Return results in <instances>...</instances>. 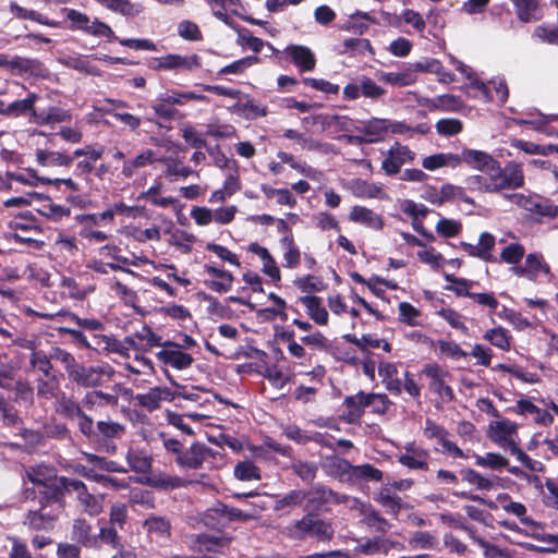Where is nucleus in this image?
Segmentation results:
<instances>
[{"label": "nucleus", "instance_id": "f257e3e1", "mask_svg": "<svg viewBox=\"0 0 558 558\" xmlns=\"http://www.w3.org/2000/svg\"><path fill=\"white\" fill-rule=\"evenodd\" d=\"M31 486L23 489V499L36 505L23 519V525L32 531H51L66 508V494L75 493L82 510L90 517L102 512L104 498L88 492L77 478L52 474L44 475L39 468L26 472Z\"/></svg>", "mask_w": 558, "mask_h": 558}, {"label": "nucleus", "instance_id": "f03ea898", "mask_svg": "<svg viewBox=\"0 0 558 558\" xmlns=\"http://www.w3.org/2000/svg\"><path fill=\"white\" fill-rule=\"evenodd\" d=\"M56 412L66 421H75L80 434L97 450L106 453L112 454L117 451V440L125 433L123 424L110 418L95 423L94 418L85 413L81 402L64 393L57 400Z\"/></svg>", "mask_w": 558, "mask_h": 558}, {"label": "nucleus", "instance_id": "7ed1b4c3", "mask_svg": "<svg viewBox=\"0 0 558 558\" xmlns=\"http://www.w3.org/2000/svg\"><path fill=\"white\" fill-rule=\"evenodd\" d=\"M56 412L66 421H75L80 434L97 450L106 453L112 454L117 451V440L125 433L123 424L110 418L95 423L94 418L85 413L81 402L64 393L57 400Z\"/></svg>", "mask_w": 558, "mask_h": 558}, {"label": "nucleus", "instance_id": "20e7f679", "mask_svg": "<svg viewBox=\"0 0 558 558\" xmlns=\"http://www.w3.org/2000/svg\"><path fill=\"white\" fill-rule=\"evenodd\" d=\"M288 536L304 541L306 538H316L322 542H329L333 536L331 524L317 515V513H308L294 521L287 526Z\"/></svg>", "mask_w": 558, "mask_h": 558}, {"label": "nucleus", "instance_id": "39448f33", "mask_svg": "<svg viewBox=\"0 0 558 558\" xmlns=\"http://www.w3.org/2000/svg\"><path fill=\"white\" fill-rule=\"evenodd\" d=\"M303 510L308 513L328 512L331 506L347 504L349 496L339 494L324 484H316L308 490H304Z\"/></svg>", "mask_w": 558, "mask_h": 558}, {"label": "nucleus", "instance_id": "423d86ee", "mask_svg": "<svg viewBox=\"0 0 558 558\" xmlns=\"http://www.w3.org/2000/svg\"><path fill=\"white\" fill-rule=\"evenodd\" d=\"M421 377L427 379V390L436 396L444 403H450L456 399L453 388L449 385L451 374L437 362H430L423 365Z\"/></svg>", "mask_w": 558, "mask_h": 558}, {"label": "nucleus", "instance_id": "0eeeda50", "mask_svg": "<svg viewBox=\"0 0 558 558\" xmlns=\"http://www.w3.org/2000/svg\"><path fill=\"white\" fill-rule=\"evenodd\" d=\"M113 374L114 371L109 364L86 365L80 362L74 373L70 374L69 380L81 388L96 389L110 381Z\"/></svg>", "mask_w": 558, "mask_h": 558}, {"label": "nucleus", "instance_id": "6e6552de", "mask_svg": "<svg viewBox=\"0 0 558 558\" xmlns=\"http://www.w3.org/2000/svg\"><path fill=\"white\" fill-rule=\"evenodd\" d=\"M492 169L494 170H490L487 175L490 177L496 193L504 190H517L524 185L525 179L521 163L508 161L502 168L497 160Z\"/></svg>", "mask_w": 558, "mask_h": 558}, {"label": "nucleus", "instance_id": "1a4fd4ad", "mask_svg": "<svg viewBox=\"0 0 558 558\" xmlns=\"http://www.w3.org/2000/svg\"><path fill=\"white\" fill-rule=\"evenodd\" d=\"M154 347H162L161 337L153 331L147 325L134 333L123 338V340L116 339V347L112 352L120 355H128L129 350L146 352Z\"/></svg>", "mask_w": 558, "mask_h": 558}, {"label": "nucleus", "instance_id": "9d476101", "mask_svg": "<svg viewBox=\"0 0 558 558\" xmlns=\"http://www.w3.org/2000/svg\"><path fill=\"white\" fill-rule=\"evenodd\" d=\"M252 517L243 512L239 508L228 507L222 502H217L211 508L207 509L204 514L203 521L205 525L210 529L221 530L227 527L233 521H247Z\"/></svg>", "mask_w": 558, "mask_h": 558}, {"label": "nucleus", "instance_id": "9b49d317", "mask_svg": "<svg viewBox=\"0 0 558 558\" xmlns=\"http://www.w3.org/2000/svg\"><path fill=\"white\" fill-rule=\"evenodd\" d=\"M504 198L539 217L553 219L558 216V206L553 204L549 199H542L538 196L524 195L521 193L504 194Z\"/></svg>", "mask_w": 558, "mask_h": 558}, {"label": "nucleus", "instance_id": "f8f14e48", "mask_svg": "<svg viewBox=\"0 0 558 558\" xmlns=\"http://www.w3.org/2000/svg\"><path fill=\"white\" fill-rule=\"evenodd\" d=\"M423 434L427 439H437V441L442 447L444 453H447L452 458H468L463 450L460 447H458L456 442L449 439V432L444 426L437 424L432 418H426Z\"/></svg>", "mask_w": 558, "mask_h": 558}, {"label": "nucleus", "instance_id": "ddd939ff", "mask_svg": "<svg viewBox=\"0 0 558 558\" xmlns=\"http://www.w3.org/2000/svg\"><path fill=\"white\" fill-rule=\"evenodd\" d=\"M496 245L495 236L489 232H482L478 238V244L474 245L465 241H461L460 248L470 257H475L486 263H496L497 258L492 254Z\"/></svg>", "mask_w": 558, "mask_h": 558}, {"label": "nucleus", "instance_id": "4468645a", "mask_svg": "<svg viewBox=\"0 0 558 558\" xmlns=\"http://www.w3.org/2000/svg\"><path fill=\"white\" fill-rule=\"evenodd\" d=\"M366 392L360 390L356 395L347 396L342 402V413L340 420L347 424H356L360 422L367 408Z\"/></svg>", "mask_w": 558, "mask_h": 558}, {"label": "nucleus", "instance_id": "2eb2a0df", "mask_svg": "<svg viewBox=\"0 0 558 558\" xmlns=\"http://www.w3.org/2000/svg\"><path fill=\"white\" fill-rule=\"evenodd\" d=\"M104 153L102 146L86 145L84 148H76L73 151V158L85 156V159L76 163L74 174L88 180L89 174L95 170L94 163L102 157Z\"/></svg>", "mask_w": 558, "mask_h": 558}, {"label": "nucleus", "instance_id": "dca6fc26", "mask_svg": "<svg viewBox=\"0 0 558 558\" xmlns=\"http://www.w3.org/2000/svg\"><path fill=\"white\" fill-rule=\"evenodd\" d=\"M41 97L34 93L28 92L26 97L23 99H14L12 101H7V118H21L28 117L29 122L34 123V112H36V102L40 100Z\"/></svg>", "mask_w": 558, "mask_h": 558}, {"label": "nucleus", "instance_id": "f3484780", "mask_svg": "<svg viewBox=\"0 0 558 558\" xmlns=\"http://www.w3.org/2000/svg\"><path fill=\"white\" fill-rule=\"evenodd\" d=\"M13 75H27L38 80H47L50 76V71L46 64L37 58L15 56Z\"/></svg>", "mask_w": 558, "mask_h": 558}, {"label": "nucleus", "instance_id": "a211bd4d", "mask_svg": "<svg viewBox=\"0 0 558 558\" xmlns=\"http://www.w3.org/2000/svg\"><path fill=\"white\" fill-rule=\"evenodd\" d=\"M72 120V111L64 107L49 105L46 108H36L34 112V124L36 125H54L58 123L70 122Z\"/></svg>", "mask_w": 558, "mask_h": 558}, {"label": "nucleus", "instance_id": "6ab92c4d", "mask_svg": "<svg viewBox=\"0 0 558 558\" xmlns=\"http://www.w3.org/2000/svg\"><path fill=\"white\" fill-rule=\"evenodd\" d=\"M284 53L301 73L311 72L316 68V57L306 46L289 45L286 47Z\"/></svg>", "mask_w": 558, "mask_h": 558}, {"label": "nucleus", "instance_id": "aec40b11", "mask_svg": "<svg viewBox=\"0 0 558 558\" xmlns=\"http://www.w3.org/2000/svg\"><path fill=\"white\" fill-rule=\"evenodd\" d=\"M143 529L150 539L167 541L171 537V522L162 515L149 514L143 522Z\"/></svg>", "mask_w": 558, "mask_h": 558}, {"label": "nucleus", "instance_id": "412c9836", "mask_svg": "<svg viewBox=\"0 0 558 558\" xmlns=\"http://www.w3.org/2000/svg\"><path fill=\"white\" fill-rule=\"evenodd\" d=\"M389 131V120L373 118L364 123L360 132L364 136H356L355 140L360 144H372L383 140V136Z\"/></svg>", "mask_w": 558, "mask_h": 558}, {"label": "nucleus", "instance_id": "4be33fe9", "mask_svg": "<svg viewBox=\"0 0 558 558\" xmlns=\"http://www.w3.org/2000/svg\"><path fill=\"white\" fill-rule=\"evenodd\" d=\"M158 361L165 365L182 371L192 366L194 357L178 348L166 347L156 353Z\"/></svg>", "mask_w": 558, "mask_h": 558}, {"label": "nucleus", "instance_id": "5701e85b", "mask_svg": "<svg viewBox=\"0 0 558 558\" xmlns=\"http://www.w3.org/2000/svg\"><path fill=\"white\" fill-rule=\"evenodd\" d=\"M205 460V446L198 442L192 444L187 449L182 450L174 462L182 469L197 470Z\"/></svg>", "mask_w": 558, "mask_h": 558}, {"label": "nucleus", "instance_id": "b1692460", "mask_svg": "<svg viewBox=\"0 0 558 558\" xmlns=\"http://www.w3.org/2000/svg\"><path fill=\"white\" fill-rule=\"evenodd\" d=\"M72 539L86 548H98L96 534L93 533V526L86 519H75L71 532Z\"/></svg>", "mask_w": 558, "mask_h": 558}, {"label": "nucleus", "instance_id": "393cba45", "mask_svg": "<svg viewBox=\"0 0 558 558\" xmlns=\"http://www.w3.org/2000/svg\"><path fill=\"white\" fill-rule=\"evenodd\" d=\"M464 163L470 168L488 174L497 160L486 151L476 149H463Z\"/></svg>", "mask_w": 558, "mask_h": 558}, {"label": "nucleus", "instance_id": "a878e982", "mask_svg": "<svg viewBox=\"0 0 558 558\" xmlns=\"http://www.w3.org/2000/svg\"><path fill=\"white\" fill-rule=\"evenodd\" d=\"M349 220L374 230H381L384 228V221L379 215L360 205H355L351 208Z\"/></svg>", "mask_w": 558, "mask_h": 558}, {"label": "nucleus", "instance_id": "bb28decb", "mask_svg": "<svg viewBox=\"0 0 558 558\" xmlns=\"http://www.w3.org/2000/svg\"><path fill=\"white\" fill-rule=\"evenodd\" d=\"M511 411L519 415H535L534 422L542 426H549L554 422V417L549 412L539 409L532 401L526 399L518 400L515 407L512 408Z\"/></svg>", "mask_w": 558, "mask_h": 558}, {"label": "nucleus", "instance_id": "cd10ccee", "mask_svg": "<svg viewBox=\"0 0 558 558\" xmlns=\"http://www.w3.org/2000/svg\"><path fill=\"white\" fill-rule=\"evenodd\" d=\"M122 250L120 246L116 244H106L98 248V255L104 259H109L110 262H120L122 264H128L129 266L137 267L141 264H148L149 259L146 256H134L132 259L123 256L121 254Z\"/></svg>", "mask_w": 558, "mask_h": 558}, {"label": "nucleus", "instance_id": "c85d7f7f", "mask_svg": "<svg viewBox=\"0 0 558 558\" xmlns=\"http://www.w3.org/2000/svg\"><path fill=\"white\" fill-rule=\"evenodd\" d=\"M246 101H238L229 108L231 112H234L246 120H255L258 118L266 117L268 114V108L262 106L255 99L246 96Z\"/></svg>", "mask_w": 558, "mask_h": 558}, {"label": "nucleus", "instance_id": "c756f323", "mask_svg": "<svg viewBox=\"0 0 558 558\" xmlns=\"http://www.w3.org/2000/svg\"><path fill=\"white\" fill-rule=\"evenodd\" d=\"M171 396L169 388L154 387L146 393L137 395L136 400L138 405L151 412L160 408L161 400H170Z\"/></svg>", "mask_w": 558, "mask_h": 558}, {"label": "nucleus", "instance_id": "7c9ffc66", "mask_svg": "<svg viewBox=\"0 0 558 558\" xmlns=\"http://www.w3.org/2000/svg\"><path fill=\"white\" fill-rule=\"evenodd\" d=\"M378 373L383 378L386 389L395 396H400L402 392V383L398 378L397 365L391 362H380Z\"/></svg>", "mask_w": 558, "mask_h": 558}, {"label": "nucleus", "instance_id": "2f4dec72", "mask_svg": "<svg viewBox=\"0 0 558 558\" xmlns=\"http://www.w3.org/2000/svg\"><path fill=\"white\" fill-rule=\"evenodd\" d=\"M374 500L385 508V511L395 519L398 518L401 509L403 508L402 498L395 492H391V487H381Z\"/></svg>", "mask_w": 558, "mask_h": 558}, {"label": "nucleus", "instance_id": "473e14b6", "mask_svg": "<svg viewBox=\"0 0 558 558\" xmlns=\"http://www.w3.org/2000/svg\"><path fill=\"white\" fill-rule=\"evenodd\" d=\"M305 306L307 315L319 326H326L329 320L327 310L322 305V299L316 295H305L300 298Z\"/></svg>", "mask_w": 558, "mask_h": 558}, {"label": "nucleus", "instance_id": "72a5a7b5", "mask_svg": "<svg viewBox=\"0 0 558 558\" xmlns=\"http://www.w3.org/2000/svg\"><path fill=\"white\" fill-rule=\"evenodd\" d=\"M125 458L133 472L147 474L151 471L153 458L145 450L130 449Z\"/></svg>", "mask_w": 558, "mask_h": 558}, {"label": "nucleus", "instance_id": "f704fd0d", "mask_svg": "<svg viewBox=\"0 0 558 558\" xmlns=\"http://www.w3.org/2000/svg\"><path fill=\"white\" fill-rule=\"evenodd\" d=\"M518 19L523 23L542 19L538 0H512Z\"/></svg>", "mask_w": 558, "mask_h": 558}, {"label": "nucleus", "instance_id": "c9c22d12", "mask_svg": "<svg viewBox=\"0 0 558 558\" xmlns=\"http://www.w3.org/2000/svg\"><path fill=\"white\" fill-rule=\"evenodd\" d=\"M99 4L106 9L121 14L125 17H135L142 11L143 7L138 3H133L130 0H96Z\"/></svg>", "mask_w": 558, "mask_h": 558}, {"label": "nucleus", "instance_id": "e433bc0d", "mask_svg": "<svg viewBox=\"0 0 558 558\" xmlns=\"http://www.w3.org/2000/svg\"><path fill=\"white\" fill-rule=\"evenodd\" d=\"M36 160L43 167H69L73 163V156L60 151L37 149Z\"/></svg>", "mask_w": 558, "mask_h": 558}, {"label": "nucleus", "instance_id": "4c0bfd02", "mask_svg": "<svg viewBox=\"0 0 558 558\" xmlns=\"http://www.w3.org/2000/svg\"><path fill=\"white\" fill-rule=\"evenodd\" d=\"M328 473L340 482L353 483L354 466L347 459L335 457L328 463Z\"/></svg>", "mask_w": 558, "mask_h": 558}, {"label": "nucleus", "instance_id": "58836bf2", "mask_svg": "<svg viewBox=\"0 0 558 558\" xmlns=\"http://www.w3.org/2000/svg\"><path fill=\"white\" fill-rule=\"evenodd\" d=\"M158 100L168 102L172 106H183L192 100L207 101V97L205 95L196 94L194 92H180L177 89H169L166 93L160 94L158 96Z\"/></svg>", "mask_w": 558, "mask_h": 558}, {"label": "nucleus", "instance_id": "ea45409f", "mask_svg": "<svg viewBox=\"0 0 558 558\" xmlns=\"http://www.w3.org/2000/svg\"><path fill=\"white\" fill-rule=\"evenodd\" d=\"M53 357H51V349L49 353H46L43 350H34L29 356V364L43 373L45 377L54 379L56 375L53 374Z\"/></svg>", "mask_w": 558, "mask_h": 558}, {"label": "nucleus", "instance_id": "a19ab883", "mask_svg": "<svg viewBox=\"0 0 558 558\" xmlns=\"http://www.w3.org/2000/svg\"><path fill=\"white\" fill-rule=\"evenodd\" d=\"M276 337L287 344L289 354L294 359H304L306 351L304 347L295 340V333L293 330L281 327L276 329Z\"/></svg>", "mask_w": 558, "mask_h": 558}, {"label": "nucleus", "instance_id": "79ce46f5", "mask_svg": "<svg viewBox=\"0 0 558 558\" xmlns=\"http://www.w3.org/2000/svg\"><path fill=\"white\" fill-rule=\"evenodd\" d=\"M57 316H63L68 318L70 322H73L80 329L87 332H97L105 330V324L97 318H82L73 312L69 311H60L56 314Z\"/></svg>", "mask_w": 558, "mask_h": 558}, {"label": "nucleus", "instance_id": "37998d69", "mask_svg": "<svg viewBox=\"0 0 558 558\" xmlns=\"http://www.w3.org/2000/svg\"><path fill=\"white\" fill-rule=\"evenodd\" d=\"M280 246L283 250L284 267L294 269L301 263V251L294 238H281Z\"/></svg>", "mask_w": 558, "mask_h": 558}, {"label": "nucleus", "instance_id": "c03bdc74", "mask_svg": "<svg viewBox=\"0 0 558 558\" xmlns=\"http://www.w3.org/2000/svg\"><path fill=\"white\" fill-rule=\"evenodd\" d=\"M161 190L162 183L155 181V183L147 191L140 194L138 199H146L150 202L151 205L161 208H167L177 203V199L172 196H160Z\"/></svg>", "mask_w": 558, "mask_h": 558}, {"label": "nucleus", "instance_id": "a18cd8bd", "mask_svg": "<svg viewBox=\"0 0 558 558\" xmlns=\"http://www.w3.org/2000/svg\"><path fill=\"white\" fill-rule=\"evenodd\" d=\"M155 161V153L151 149H146L145 151L137 155L135 158L125 160L122 167L121 173L130 179L134 175L135 170L140 168H144Z\"/></svg>", "mask_w": 558, "mask_h": 558}, {"label": "nucleus", "instance_id": "49530a36", "mask_svg": "<svg viewBox=\"0 0 558 558\" xmlns=\"http://www.w3.org/2000/svg\"><path fill=\"white\" fill-rule=\"evenodd\" d=\"M428 450H418L414 454H400L398 457V462L410 470L428 471Z\"/></svg>", "mask_w": 558, "mask_h": 558}, {"label": "nucleus", "instance_id": "de8ad7c7", "mask_svg": "<svg viewBox=\"0 0 558 558\" xmlns=\"http://www.w3.org/2000/svg\"><path fill=\"white\" fill-rule=\"evenodd\" d=\"M149 484L157 489L169 492L186 487L190 482L177 475L160 474L150 478Z\"/></svg>", "mask_w": 558, "mask_h": 558}, {"label": "nucleus", "instance_id": "09e8293b", "mask_svg": "<svg viewBox=\"0 0 558 558\" xmlns=\"http://www.w3.org/2000/svg\"><path fill=\"white\" fill-rule=\"evenodd\" d=\"M379 80L392 86L404 87L414 84L416 82V75L410 65L409 69L401 72L381 73Z\"/></svg>", "mask_w": 558, "mask_h": 558}, {"label": "nucleus", "instance_id": "8fccbe9b", "mask_svg": "<svg viewBox=\"0 0 558 558\" xmlns=\"http://www.w3.org/2000/svg\"><path fill=\"white\" fill-rule=\"evenodd\" d=\"M88 345L86 350H93L98 353L112 352L116 347V338L112 336L104 335L102 331L87 332Z\"/></svg>", "mask_w": 558, "mask_h": 558}, {"label": "nucleus", "instance_id": "3c124183", "mask_svg": "<svg viewBox=\"0 0 558 558\" xmlns=\"http://www.w3.org/2000/svg\"><path fill=\"white\" fill-rule=\"evenodd\" d=\"M37 210L41 216L52 221H60L71 214L70 207L54 204L49 197H44V202Z\"/></svg>", "mask_w": 558, "mask_h": 558}, {"label": "nucleus", "instance_id": "603ef678", "mask_svg": "<svg viewBox=\"0 0 558 558\" xmlns=\"http://www.w3.org/2000/svg\"><path fill=\"white\" fill-rule=\"evenodd\" d=\"M304 490L303 489H292L288 492L286 495L278 496L275 500L274 510L275 511H283L286 509H293L298 506L304 504Z\"/></svg>", "mask_w": 558, "mask_h": 558}, {"label": "nucleus", "instance_id": "864d4df0", "mask_svg": "<svg viewBox=\"0 0 558 558\" xmlns=\"http://www.w3.org/2000/svg\"><path fill=\"white\" fill-rule=\"evenodd\" d=\"M5 180L8 183H11V181L19 182L24 185L29 186H37L38 184H46L45 181L47 178H41L37 174V172L33 169H26L22 172H13V171H7L5 172Z\"/></svg>", "mask_w": 558, "mask_h": 558}, {"label": "nucleus", "instance_id": "5fc2aeb1", "mask_svg": "<svg viewBox=\"0 0 558 558\" xmlns=\"http://www.w3.org/2000/svg\"><path fill=\"white\" fill-rule=\"evenodd\" d=\"M10 12L17 19L34 21L41 25L54 26L53 22H50L45 15L34 10H28L21 7L17 2L11 1L9 4Z\"/></svg>", "mask_w": 558, "mask_h": 558}, {"label": "nucleus", "instance_id": "6e6d98bb", "mask_svg": "<svg viewBox=\"0 0 558 558\" xmlns=\"http://www.w3.org/2000/svg\"><path fill=\"white\" fill-rule=\"evenodd\" d=\"M462 481L469 483L480 490H490L494 488V481L483 476L474 469L465 468L460 470Z\"/></svg>", "mask_w": 558, "mask_h": 558}, {"label": "nucleus", "instance_id": "4d7b16f0", "mask_svg": "<svg viewBox=\"0 0 558 558\" xmlns=\"http://www.w3.org/2000/svg\"><path fill=\"white\" fill-rule=\"evenodd\" d=\"M96 538L98 541V548L101 547L102 544L110 546L113 549H124L121 543V536L118 533V527L112 525L101 526L99 529V533L96 534Z\"/></svg>", "mask_w": 558, "mask_h": 558}, {"label": "nucleus", "instance_id": "13d9d810", "mask_svg": "<svg viewBox=\"0 0 558 558\" xmlns=\"http://www.w3.org/2000/svg\"><path fill=\"white\" fill-rule=\"evenodd\" d=\"M445 280L451 283L450 286H446L445 289L452 291L457 296L470 298L473 293L471 289L474 286V281L472 280L456 277L451 274H445Z\"/></svg>", "mask_w": 558, "mask_h": 558}, {"label": "nucleus", "instance_id": "bf43d9fd", "mask_svg": "<svg viewBox=\"0 0 558 558\" xmlns=\"http://www.w3.org/2000/svg\"><path fill=\"white\" fill-rule=\"evenodd\" d=\"M51 357H53L54 362H58L62 365L63 369L66 373L68 379L70 378V374L72 372L74 373V369L80 364V362L71 352L58 345L51 347Z\"/></svg>", "mask_w": 558, "mask_h": 558}, {"label": "nucleus", "instance_id": "052dcab7", "mask_svg": "<svg viewBox=\"0 0 558 558\" xmlns=\"http://www.w3.org/2000/svg\"><path fill=\"white\" fill-rule=\"evenodd\" d=\"M290 468L295 475L306 483L313 482L318 472L317 464L312 461L294 460Z\"/></svg>", "mask_w": 558, "mask_h": 558}, {"label": "nucleus", "instance_id": "680f3d73", "mask_svg": "<svg viewBox=\"0 0 558 558\" xmlns=\"http://www.w3.org/2000/svg\"><path fill=\"white\" fill-rule=\"evenodd\" d=\"M86 461L93 464L95 468L106 472L125 473L126 469L113 460H108L105 457H100L96 453L84 452Z\"/></svg>", "mask_w": 558, "mask_h": 558}, {"label": "nucleus", "instance_id": "e2e57ef3", "mask_svg": "<svg viewBox=\"0 0 558 558\" xmlns=\"http://www.w3.org/2000/svg\"><path fill=\"white\" fill-rule=\"evenodd\" d=\"M258 373L276 389H282L291 380V376L286 375L277 365L265 366Z\"/></svg>", "mask_w": 558, "mask_h": 558}, {"label": "nucleus", "instance_id": "0e129e2a", "mask_svg": "<svg viewBox=\"0 0 558 558\" xmlns=\"http://www.w3.org/2000/svg\"><path fill=\"white\" fill-rule=\"evenodd\" d=\"M484 339L500 350H510V336L508 335V331L502 327H496L486 330L484 333Z\"/></svg>", "mask_w": 558, "mask_h": 558}, {"label": "nucleus", "instance_id": "69168bd1", "mask_svg": "<svg viewBox=\"0 0 558 558\" xmlns=\"http://www.w3.org/2000/svg\"><path fill=\"white\" fill-rule=\"evenodd\" d=\"M14 400L25 408L34 404V388L26 380H17L14 386Z\"/></svg>", "mask_w": 558, "mask_h": 558}, {"label": "nucleus", "instance_id": "338daca9", "mask_svg": "<svg viewBox=\"0 0 558 558\" xmlns=\"http://www.w3.org/2000/svg\"><path fill=\"white\" fill-rule=\"evenodd\" d=\"M367 407H372V413L377 415H385L388 413L389 408L393 404L392 401L385 393L366 392Z\"/></svg>", "mask_w": 558, "mask_h": 558}, {"label": "nucleus", "instance_id": "774afa93", "mask_svg": "<svg viewBox=\"0 0 558 558\" xmlns=\"http://www.w3.org/2000/svg\"><path fill=\"white\" fill-rule=\"evenodd\" d=\"M533 37L539 39L542 43L558 46V25L550 26L548 24H541L533 31Z\"/></svg>", "mask_w": 558, "mask_h": 558}]
</instances>
